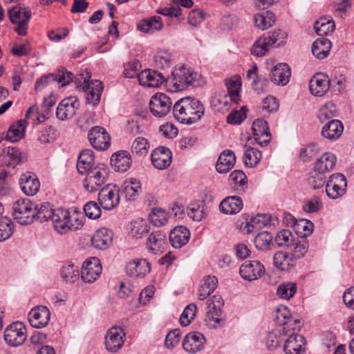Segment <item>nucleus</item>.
I'll use <instances>...</instances> for the list:
<instances>
[{
  "label": "nucleus",
  "instance_id": "60",
  "mask_svg": "<svg viewBox=\"0 0 354 354\" xmlns=\"http://www.w3.org/2000/svg\"><path fill=\"white\" fill-rule=\"evenodd\" d=\"M14 232V224L12 221L4 216L0 219V241L9 239Z\"/></svg>",
  "mask_w": 354,
  "mask_h": 354
},
{
  "label": "nucleus",
  "instance_id": "29",
  "mask_svg": "<svg viewBox=\"0 0 354 354\" xmlns=\"http://www.w3.org/2000/svg\"><path fill=\"white\" fill-rule=\"evenodd\" d=\"M131 157L127 151H119L111 156V164L115 171L124 172L131 165Z\"/></svg>",
  "mask_w": 354,
  "mask_h": 354
},
{
  "label": "nucleus",
  "instance_id": "57",
  "mask_svg": "<svg viewBox=\"0 0 354 354\" xmlns=\"http://www.w3.org/2000/svg\"><path fill=\"white\" fill-rule=\"evenodd\" d=\"M151 223L157 227L165 225L168 221V214L162 208H153L149 215Z\"/></svg>",
  "mask_w": 354,
  "mask_h": 354
},
{
  "label": "nucleus",
  "instance_id": "6",
  "mask_svg": "<svg viewBox=\"0 0 354 354\" xmlns=\"http://www.w3.org/2000/svg\"><path fill=\"white\" fill-rule=\"evenodd\" d=\"M35 204L27 198L19 199L12 206L14 219L21 225H30L34 221Z\"/></svg>",
  "mask_w": 354,
  "mask_h": 354
},
{
  "label": "nucleus",
  "instance_id": "36",
  "mask_svg": "<svg viewBox=\"0 0 354 354\" xmlns=\"http://www.w3.org/2000/svg\"><path fill=\"white\" fill-rule=\"evenodd\" d=\"M94 166L93 151L91 149H85L81 151L79 155L77 169L80 174H84L93 169Z\"/></svg>",
  "mask_w": 354,
  "mask_h": 354
},
{
  "label": "nucleus",
  "instance_id": "12",
  "mask_svg": "<svg viewBox=\"0 0 354 354\" xmlns=\"http://www.w3.org/2000/svg\"><path fill=\"white\" fill-rule=\"evenodd\" d=\"M172 102L170 97L162 93L153 95L149 102V109L154 116L162 118L171 111Z\"/></svg>",
  "mask_w": 354,
  "mask_h": 354
},
{
  "label": "nucleus",
  "instance_id": "14",
  "mask_svg": "<svg viewBox=\"0 0 354 354\" xmlns=\"http://www.w3.org/2000/svg\"><path fill=\"white\" fill-rule=\"evenodd\" d=\"M265 272L264 266L257 260L246 261L239 268L241 277L250 281L261 278Z\"/></svg>",
  "mask_w": 354,
  "mask_h": 354
},
{
  "label": "nucleus",
  "instance_id": "2",
  "mask_svg": "<svg viewBox=\"0 0 354 354\" xmlns=\"http://www.w3.org/2000/svg\"><path fill=\"white\" fill-rule=\"evenodd\" d=\"M203 84L204 80L201 74L184 65L176 66L166 81V86L171 93L183 91L189 86L198 87Z\"/></svg>",
  "mask_w": 354,
  "mask_h": 354
},
{
  "label": "nucleus",
  "instance_id": "51",
  "mask_svg": "<svg viewBox=\"0 0 354 354\" xmlns=\"http://www.w3.org/2000/svg\"><path fill=\"white\" fill-rule=\"evenodd\" d=\"M245 150L244 152V164L246 167H255L261 159V152L257 148L252 147L245 146Z\"/></svg>",
  "mask_w": 354,
  "mask_h": 354
},
{
  "label": "nucleus",
  "instance_id": "5",
  "mask_svg": "<svg viewBox=\"0 0 354 354\" xmlns=\"http://www.w3.org/2000/svg\"><path fill=\"white\" fill-rule=\"evenodd\" d=\"M86 174L84 180V187L89 192L97 191L106 182L109 169L105 165H98Z\"/></svg>",
  "mask_w": 354,
  "mask_h": 354
},
{
  "label": "nucleus",
  "instance_id": "59",
  "mask_svg": "<svg viewBox=\"0 0 354 354\" xmlns=\"http://www.w3.org/2000/svg\"><path fill=\"white\" fill-rule=\"evenodd\" d=\"M171 64V54L167 50H159L154 55V65L157 68H169Z\"/></svg>",
  "mask_w": 354,
  "mask_h": 354
},
{
  "label": "nucleus",
  "instance_id": "31",
  "mask_svg": "<svg viewBox=\"0 0 354 354\" xmlns=\"http://www.w3.org/2000/svg\"><path fill=\"white\" fill-rule=\"evenodd\" d=\"M166 244L167 234L160 230L152 232L147 240L148 249L154 254L163 250Z\"/></svg>",
  "mask_w": 354,
  "mask_h": 354
},
{
  "label": "nucleus",
  "instance_id": "10",
  "mask_svg": "<svg viewBox=\"0 0 354 354\" xmlns=\"http://www.w3.org/2000/svg\"><path fill=\"white\" fill-rule=\"evenodd\" d=\"M8 15L10 21L17 24L15 30L20 35H26L28 23L31 17L30 9L26 7L15 6L9 10Z\"/></svg>",
  "mask_w": 354,
  "mask_h": 354
},
{
  "label": "nucleus",
  "instance_id": "23",
  "mask_svg": "<svg viewBox=\"0 0 354 354\" xmlns=\"http://www.w3.org/2000/svg\"><path fill=\"white\" fill-rule=\"evenodd\" d=\"M330 88V81L328 76L323 73L315 74L310 80L309 88L312 95L322 97L326 94Z\"/></svg>",
  "mask_w": 354,
  "mask_h": 354
},
{
  "label": "nucleus",
  "instance_id": "28",
  "mask_svg": "<svg viewBox=\"0 0 354 354\" xmlns=\"http://www.w3.org/2000/svg\"><path fill=\"white\" fill-rule=\"evenodd\" d=\"M190 239L189 230L184 226H176L171 230L169 239L172 247L180 248L185 245Z\"/></svg>",
  "mask_w": 354,
  "mask_h": 354
},
{
  "label": "nucleus",
  "instance_id": "40",
  "mask_svg": "<svg viewBox=\"0 0 354 354\" xmlns=\"http://www.w3.org/2000/svg\"><path fill=\"white\" fill-rule=\"evenodd\" d=\"M274 266L281 270H289L295 266L296 261L292 256L286 252H278L273 257Z\"/></svg>",
  "mask_w": 354,
  "mask_h": 354
},
{
  "label": "nucleus",
  "instance_id": "44",
  "mask_svg": "<svg viewBox=\"0 0 354 354\" xmlns=\"http://www.w3.org/2000/svg\"><path fill=\"white\" fill-rule=\"evenodd\" d=\"M162 27V19L158 16L143 19L138 26L140 30L149 34L160 30Z\"/></svg>",
  "mask_w": 354,
  "mask_h": 354
},
{
  "label": "nucleus",
  "instance_id": "32",
  "mask_svg": "<svg viewBox=\"0 0 354 354\" xmlns=\"http://www.w3.org/2000/svg\"><path fill=\"white\" fill-rule=\"evenodd\" d=\"M343 130V124L339 120H331L322 127V135L326 139L333 140L341 136Z\"/></svg>",
  "mask_w": 354,
  "mask_h": 354
},
{
  "label": "nucleus",
  "instance_id": "43",
  "mask_svg": "<svg viewBox=\"0 0 354 354\" xmlns=\"http://www.w3.org/2000/svg\"><path fill=\"white\" fill-rule=\"evenodd\" d=\"M335 156L330 152L324 153L317 161L315 162L314 167L317 170H321L326 174L332 171L336 164Z\"/></svg>",
  "mask_w": 354,
  "mask_h": 354
},
{
  "label": "nucleus",
  "instance_id": "61",
  "mask_svg": "<svg viewBox=\"0 0 354 354\" xmlns=\"http://www.w3.org/2000/svg\"><path fill=\"white\" fill-rule=\"evenodd\" d=\"M149 143L143 137H138L131 145V152L138 156H145L149 149Z\"/></svg>",
  "mask_w": 354,
  "mask_h": 354
},
{
  "label": "nucleus",
  "instance_id": "53",
  "mask_svg": "<svg viewBox=\"0 0 354 354\" xmlns=\"http://www.w3.org/2000/svg\"><path fill=\"white\" fill-rule=\"evenodd\" d=\"M207 308L209 310L206 313L205 321L208 324L216 327L223 321L222 308H217L215 305H207Z\"/></svg>",
  "mask_w": 354,
  "mask_h": 354
},
{
  "label": "nucleus",
  "instance_id": "48",
  "mask_svg": "<svg viewBox=\"0 0 354 354\" xmlns=\"http://www.w3.org/2000/svg\"><path fill=\"white\" fill-rule=\"evenodd\" d=\"M316 33L319 36H325L334 32L335 24L333 19L320 18L314 24Z\"/></svg>",
  "mask_w": 354,
  "mask_h": 354
},
{
  "label": "nucleus",
  "instance_id": "4",
  "mask_svg": "<svg viewBox=\"0 0 354 354\" xmlns=\"http://www.w3.org/2000/svg\"><path fill=\"white\" fill-rule=\"evenodd\" d=\"M91 73L87 72L86 75L84 74L79 75L78 77H76V82H80L83 81L84 83V91L87 92L86 100L87 102L94 106L97 105L101 99V95L104 89L103 84L99 80H91Z\"/></svg>",
  "mask_w": 354,
  "mask_h": 354
},
{
  "label": "nucleus",
  "instance_id": "15",
  "mask_svg": "<svg viewBox=\"0 0 354 354\" xmlns=\"http://www.w3.org/2000/svg\"><path fill=\"white\" fill-rule=\"evenodd\" d=\"M126 338L124 330L120 327H112L109 329L105 337V346L108 351L116 353L124 345Z\"/></svg>",
  "mask_w": 354,
  "mask_h": 354
},
{
  "label": "nucleus",
  "instance_id": "30",
  "mask_svg": "<svg viewBox=\"0 0 354 354\" xmlns=\"http://www.w3.org/2000/svg\"><path fill=\"white\" fill-rule=\"evenodd\" d=\"M305 344L306 339L304 336L294 333L286 339L283 351L286 354H300L304 351Z\"/></svg>",
  "mask_w": 354,
  "mask_h": 354
},
{
  "label": "nucleus",
  "instance_id": "22",
  "mask_svg": "<svg viewBox=\"0 0 354 354\" xmlns=\"http://www.w3.org/2000/svg\"><path fill=\"white\" fill-rule=\"evenodd\" d=\"M205 338L199 332H191L187 334L183 342V346L185 351L190 353H196L203 348Z\"/></svg>",
  "mask_w": 354,
  "mask_h": 354
},
{
  "label": "nucleus",
  "instance_id": "38",
  "mask_svg": "<svg viewBox=\"0 0 354 354\" xmlns=\"http://www.w3.org/2000/svg\"><path fill=\"white\" fill-rule=\"evenodd\" d=\"M218 279L215 276H205L201 280L198 290V298L200 300L205 299L216 288Z\"/></svg>",
  "mask_w": 354,
  "mask_h": 354
},
{
  "label": "nucleus",
  "instance_id": "25",
  "mask_svg": "<svg viewBox=\"0 0 354 354\" xmlns=\"http://www.w3.org/2000/svg\"><path fill=\"white\" fill-rule=\"evenodd\" d=\"M113 232L111 230L102 227L95 231L91 239V243L95 248L105 250L110 247L113 242Z\"/></svg>",
  "mask_w": 354,
  "mask_h": 354
},
{
  "label": "nucleus",
  "instance_id": "20",
  "mask_svg": "<svg viewBox=\"0 0 354 354\" xmlns=\"http://www.w3.org/2000/svg\"><path fill=\"white\" fill-rule=\"evenodd\" d=\"M138 81L145 87H158L163 83H166L167 78L162 73L147 69L140 73Z\"/></svg>",
  "mask_w": 354,
  "mask_h": 354
},
{
  "label": "nucleus",
  "instance_id": "34",
  "mask_svg": "<svg viewBox=\"0 0 354 354\" xmlns=\"http://www.w3.org/2000/svg\"><path fill=\"white\" fill-rule=\"evenodd\" d=\"M242 199L239 196H227L223 199L219 205L221 212L225 214H235L239 213L243 208Z\"/></svg>",
  "mask_w": 354,
  "mask_h": 354
},
{
  "label": "nucleus",
  "instance_id": "18",
  "mask_svg": "<svg viewBox=\"0 0 354 354\" xmlns=\"http://www.w3.org/2000/svg\"><path fill=\"white\" fill-rule=\"evenodd\" d=\"M28 319L30 324L33 328H44L50 321V312L44 306H37L29 312Z\"/></svg>",
  "mask_w": 354,
  "mask_h": 354
},
{
  "label": "nucleus",
  "instance_id": "58",
  "mask_svg": "<svg viewBox=\"0 0 354 354\" xmlns=\"http://www.w3.org/2000/svg\"><path fill=\"white\" fill-rule=\"evenodd\" d=\"M297 289L295 283H282L278 286L277 295L281 299L288 300L295 295Z\"/></svg>",
  "mask_w": 354,
  "mask_h": 354
},
{
  "label": "nucleus",
  "instance_id": "55",
  "mask_svg": "<svg viewBox=\"0 0 354 354\" xmlns=\"http://www.w3.org/2000/svg\"><path fill=\"white\" fill-rule=\"evenodd\" d=\"M336 112L335 105L328 102L320 107L317 118L321 122H327L329 120H333V118L336 115Z\"/></svg>",
  "mask_w": 354,
  "mask_h": 354
},
{
  "label": "nucleus",
  "instance_id": "8",
  "mask_svg": "<svg viewBox=\"0 0 354 354\" xmlns=\"http://www.w3.org/2000/svg\"><path fill=\"white\" fill-rule=\"evenodd\" d=\"M74 75L66 70H59L57 73H49L39 78L35 83V90L37 92L51 83L57 82L62 86L68 84L73 80Z\"/></svg>",
  "mask_w": 354,
  "mask_h": 354
},
{
  "label": "nucleus",
  "instance_id": "19",
  "mask_svg": "<svg viewBox=\"0 0 354 354\" xmlns=\"http://www.w3.org/2000/svg\"><path fill=\"white\" fill-rule=\"evenodd\" d=\"M171 151L165 147H159L155 149L151 154L152 165L158 169L163 170L171 163Z\"/></svg>",
  "mask_w": 354,
  "mask_h": 354
},
{
  "label": "nucleus",
  "instance_id": "26",
  "mask_svg": "<svg viewBox=\"0 0 354 354\" xmlns=\"http://www.w3.org/2000/svg\"><path fill=\"white\" fill-rule=\"evenodd\" d=\"M240 86L241 82L239 77H234V78L226 80V87L228 94L225 95L222 99L219 100V103L223 104L225 106L228 105L229 101L233 102L234 104L238 103L239 100Z\"/></svg>",
  "mask_w": 354,
  "mask_h": 354
},
{
  "label": "nucleus",
  "instance_id": "42",
  "mask_svg": "<svg viewBox=\"0 0 354 354\" xmlns=\"http://www.w3.org/2000/svg\"><path fill=\"white\" fill-rule=\"evenodd\" d=\"M122 190L127 200H135L141 192L140 182L136 178L127 179L122 185Z\"/></svg>",
  "mask_w": 354,
  "mask_h": 354
},
{
  "label": "nucleus",
  "instance_id": "47",
  "mask_svg": "<svg viewBox=\"0 0 354 354\" xmlns=\"http://www.w3.org/2000/svg\"><path fill=\"white\" fill-rule=\"evenodd\" d=\"M275 22V17L273 12L265 11L256 14L254 17V23L257 28L261 30H266L271 27Z\"/></svg>",
  "mask_w": 354,
  "mask_h": 354
},
{
  "label": "nucleus",
  "instance_id": "46",
  "mask_svg": "<svg viewBox=\"0 0 354 354\" xmlns=\"http://www.w3.org/2000/svg\"><path fill=\"white\" fill-rule=\"evenodd\" d=\"M34 221L37 220L41 223L51 220L54 210L49 203H42L34 205Z\"/></svg>",
  "mask_w": 354,
  "mask_h": 354
},
{
  "label": "nucleus",
  "instance_id": "50",
  "mask_svg": "<svg viewBox=\"0 0 354 354\" xmlns=\"http://www.w3.org/2000/svg\"><path fill=\"white\" fill-rule=\"evenodd\" d=\"M326 176L322 171L317 170L315 167L310 171L308 177V183L311 188L317 189L322 188L326 183Z\"/></svg>",
  "mask_w": 354,
  "mask_h": 354
},
{
  "label": "nucleus",
  "instance_id": "37",
  "mask_svg": "<svg viewBox=\"0 0 354 354\" xmlns=\"http://www.w3.org/2000/svg\"><path fill=\"white\" fill-rule=\"evenodd\" d=\"M331 41L325 37H320L315 40L312 45V53L319 59L326 58L330 50Z\"/></svg>",
  "mask_w": 354,
  "mask_h": 354
},
{
  "label": "nucleus",
  "instance_id": "24",
  "mask_svg": "<svg viewBox=\"0 0 354 354\" xmlns=\"http://www.w3.org/2000/svg\"><path fill=\"white\" fill-rule=\"evenodd\" d=\"M126 270L130 277L142 279L150 272L151 265L146 259H136L128 263Z\"/></svg>",
  "mask_w": 354,
  "mask_h": 354
},
{
  "label": "nucleus",
  "instance_id": "27",
  "mask_svg": "<svg viewBox=\"0 0 354 354\" xmlns=\"http://www.w3.org/2000/svg\"><path fill=\"white\" fill-rule=\"evenodd\" d=\"M290 68L285 63H279L271 70V80L277 85H286L290 81Z\"/></svg>",
  "mask_w": 354,
  "mask_h": 354
},
{
  "label": "nucleus",
  "instance_id": "7",
  "mask_svg": "<svg viewBox=\"0 0 354 354\" xmlns=\"http://www.w3.org/2000/svg\"><path fill=\"white\" fill-rule=\"evenodd\" d=\"M27 330L22 322L10 324L4 330L3 338L6 343L13 347L21 346L27 339Z\"/></svg>",
  "mask_w": 354,
  "mask_h": 354
},
{
  "label": "nucleus",
  "instance_id": "3",
  "mask_svg": "<svg viewBox=\"0 0 354 354\" xmlns=\"http://www.w3.org/2000/svg\"><path fill=\"white\" fill-rule=\"evenodd\" d=\"M286 33L281 30L269 32L268 35L260 37L253 45L251 52L258 57L263 56L268 51L269 48L274 46H280L286 38Z\"/></svg>",
  "mask_w": 354,
  "mask_h": 354
},
{
  "label": "nucleus",
  "instance_id": "63",
  "mask_svg": "<svg viewBox=\"0 0 354 354\" xmlns=\"http://www.w3.org/2000/svg\"><path fill=\"white\" fill-rule=\"evenodd\" d=\"M272 236L268 232H259L254 239V245L259 250H263L269 248L272 243Z\"/></svg>",
  "mask_w": 354,
  "mask_h": 354
},
{
  "label": "nucleus",
  "instance_id": "41",
  "mask_svg": "<svg viewBox=\"0 0 354 354\" xmlns=\"http://www.w3.org/2000/svg\"><path fill=\"white\" fill-rule=\"evenodd\" d=\"M27 122L26 120H20L13 124L8 129L6 139L10 142H15L24 138Z\"/></svg>",
  "mask_w": 354,
  "mask_h": 354
},
{
  "label": "nucleus",
  "instance_id": "33",
  "mask_svg": "<svg viewBox=\"0 0 354 354\" xmlns=\"http://www.w3.org/2000/svg\"><path fill=\"white\" fill-rule=\"evenodd\" d=\"M235 162L234 153L231 150H225L218 158L216 169L220 174H225L234 167Z\"/></svg>",
  "mask_w": 354,
  "mask_h": 354
},
{
  "label": "nucleus",
  "instance_id": "13",
  "mask_svg": "<svg viewBox=\"0 0 354 354\" xmlns=\"http://www.w3.org/2000/svg\"><path fill=\"white\" fill-rule=\"evenodd\" d=\"M88 138L92 147L98 151L106 150L111 144V137L102 127H93L88 133Z\"/></svg>",
  "mask_w": 354,
  "mask_h": 354
},
{
  "label": "nucleus",
  "instance_id": "62",
  "mask_svg": "<svg viewBox=\"0 0 354 354\" xmlns=\"http://www.w3.org/2000/svg\"><path fill=\"white\" fill-rule=\"evenodd\" d=\"M197 313V306L196 304L192 303L187 306L183 310L180 317V323L183 326H188L191 322L194 319Z\"/></svg>",
  "mask_w": 354,
  "mask_h": 354
},
{
  "label": "nucleus",
  "instance_id": "64",
  "mask_svg": "<svg viewBox=\"0 0 354 354\" xmlns=\"http://www.w3.org/2000/svg\"><path fill=\"white\" fill-rule=\"evenodd\" d=\"M229 180L236 187H243L245 186L248 183L247 176L242 170L233 171L230 175Z\"/></svg>",
  "mask_w": 354,
  "mask_h": 354
},
{
  "label": "nucleus",
  "instance_id": "49",
  "mask_svg": "<svg viewBox=\"0 0 354 354\" xmlns=\"http://www.w3.org/2000/svg\"><path fill=\"white\" fill-rule=\"evenodd\" d=\"M66 233L81 229L84 225V216L77 212H71L68 210Z\"/></svg>",
  "mask_w": 354,
  "mask_h": 354
},
{
  "label": "nucleus",
  "instance_id": "21",
  "mask_svg": "<svg viewBox=\"0 0 354 354\" xmlns=\"http://www.w3.org/2000/svg\"><path fill=\"white\" fill-rule=\"evenodd\" d=\"M21 191L27 196H34L39 190L40 183L37 176L32 172H25L19 178Z\"/></svg>",
  "mask_w": 354,
  "mask_h": 354
},
{
  "label": "nucleus",
  "instance_id": "35",
  "mask_svg": "<svg viewBox=\"0 0 354 354\" xmlns=\"http://www.w3.org/2000/svg\"><path fill=\"white\" fill-rule=\"evenodd\" d=\"M21 161V152L15 147H8L0 154V163L8 167H15Z\"/></svg>",
  "mask_w": 354,
  "mask_h": 354
},
{
  "label": "nucleus",
  "instance_id": "1",
  "mask_svg": "<svg viewBox=\"0 0 354 354\" xmlns=\"http://www.w3.org/2000/svg\"><path fill=\"white\" fill-rule=\"evenodd\" d=\"M204 106L198 100L186 97L178 100L173 106L174 118L181 124H192L204 115Z\"/></svg>",
  "mask_w": 354,
  "mask_h": 354
},
{
  "label": "nucleus",
  "instance_id": "9",
  "mask_svg": "<svg viewBox=\"0 0 354 354\" xmlns=\"http://www.w3.org/2000/svg\"><path fill=\"white\" fill-rule=\"evenodd\" d=\"M347 180L346 177L339 173L330 176L326 183V193L333 200L342 197L346 192Z\"/></svg>",
  "mask_w": 354,
  "mask_h": 354
},
{
  "label": "nucleus",
  "instance_id": "11",
  "mask_svg": "<svg viewBox=\"0 0 354 354\" xmlns=\"http://www.w3.org/2000/svg\"><path fill=\"white\" fill-rule=\"evenodd\" d=\"M120 189L114 185H107L102 188L98 194L99 203L106 210L115 208L120 203Z\"/></svg>",
  "mask_w": 354,
  "mask_h": 354
},
{
  "label": "nucleus",
  "instance_id": "54",
  "mask_svg": "<svg viewBox=\"0 0 354 354\" xmlns=\"http://www.w3.org/2000/svg\"><path fill=\"white\" fill-rule=\"evenodd\" d=\"M270 221V215L258 214L256 216L251 218L250 221L247 223L248 231L251 232L254 230H260L269 224Z\"/></svg>",
  "mask_w": 354,
  "mask_h": 354
},
{
  "label": "nucleus",
  "instance_id": "16",
  "mask_svg": "<svg viewBox=\"0 0 354 354\" xmlns=\"http://www.w3.org/2000/svg\"><path fill=\"white\" fill-rule=\"evenodd\" d=\"M80 102L75 96H71L63 99L59 104L56 115L61 120H66L72 118L80 108Z\"/></svg>",
  "mask_w": 354,
  "mask_h": 354
},
{
  "label": "nucleus",
  "instance_id": "17",
  "mask_svg": "<svg viewBox=\"0 0 354 354\" xmlns=\"http://www.w3.org/2000/svg\"><path fill=\"white\" fill-rule=\"evenodd\" d=\"M102 268L99 259L93 257L83 263L81 277L85 283L94 282L102 273Z\"/></svg>",
  "mask_w": 354,
  "mask_h": 354
},
{
  "label": "nucleus",
  "instance_id": "52",
  "mask_svg": "<svg viewBox=\"0 0 354 354\" xmlns=\"http://www.w3.org/2000/svg\"><path fill=\"white\" fill-rule=\"evenodd\" d=\"M59 136L58 131L53 126H48L37 133V140L41 144H48L54 142Z\"/></svg>",
  "mask_w": 354,
  "mask_h": 354
},
{
  "label": "nucleus",
  "instance_id": "39",
  "mask_svg": "<svg viewBox=\"0 0 354 354\" xmlns=\"http://www.w3.org/2000/svg\"><path fill=\"white\" fill-rule=\"evenodd\" d=\"M51 221L55 230L60 234H66L68 210L63 208H57L52 214Z\"/></svg>",
  "mask_w": 354,
  "mask_h": 354
},
{
  "label": "nucleus",
  "instance_id": "45",
  "mask_svg": "<svg viewBox=\"0 0 354 354\" xmlns=\"http://www.w3.org/2000/svg\"><path fill=\"white\" fill-rule=\"evenodd\" d=\"M150 227L143 219H136L130 223L129 235L136 239H142L149 233Z\"/></svg>",
  "mask_w": 354,
  "mask_h": 354
},
{
  "label": "nucleus",
  "instance_id": "56",
  "mask_svg": "<svg viewBox=\"0 0 354 354\" xmlns=\"http://www.w3.org/2000/svg\"><path fill=\"white\" fill-rule=\"evenodd\" d=\"M62 278L68 283H74L79 277V267L74 264H67L62 266Z\"/></svg>",
  "mask_w": 354,
  "mask_h": 354
}]
</instances>
